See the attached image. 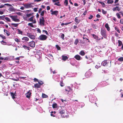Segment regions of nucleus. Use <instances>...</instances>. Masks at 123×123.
<instances>
[{"label":"nucleus","instance_id":"f257e3e1","mask_svg":"<svg viewBox=\"0 0 123 123\" xmlns=\"http://www.w3.org/2000/svg\"><path fill=\"white\" fill-rule=\"evenodd\" d=\"M65 93L68 95L71 94L72 92V89L69 87H67L65 88Z\"/></svg>","mask_w":123,"mask_h":123},{"label":"nucleus","instance_id":"f03ea898","mask_svg":"<svg viewBox=\"0 0 123 123\" xmlns=\"http://www.w3.org/2000/svg\"><path fill=\"white\" fill-rule=\"evenodd\" d=\"M45 20L43 17H41L40 19L39 23L40 25L44 26V25Z\"/></svg>","mask_w":123,"mask_h":123},{"label":"nucleus","instance_id":"7ed1b4c3","mask_svg":"<svg viewBox=\"0 0 123 123\" xmlns=\"http://www.w3.org/2000/svg\"><path fill=\"white\" fill-rule=\"evenodd\" d=\"M47 38V37L44 35H42L40 36L38 39L41 40H45Z\"/></svg>","mask_w":123,"mask_h":123},{"label":"nucleus","instance_id":"20e7f679","mask_svg":"<svg viewBox=\"0 0 123 123\" xmlns=\"http://www.w3.org/2000/svg\"><path fill=\"white\" fill-rule=\"evenodd\" d=\"M101 33L102 35L105 38H106L107 37V36L106 34V32L105 30L104 29H101Z\"/></svg>","mask_w":123,"mask_h":123},{"label":"nucleus","instance_id":"39448f33","mask_svg":"<svg viewBox=\"0 0 123 123\" xmlns=\"http://www.w3.org/2000/svg\"><path fill=\"white\" fill-rule=\"evenodd\" d=\"M59 113L61 115V116L63 117H67L66 115H64L65 111L64 110H61L59 111Z\"/></svg>","mask_w":123,"mask_h":123},{"label":"nucleus","instance_id":"423d86ee","mask_svg":"<svg viewBox=\"0 0 123 123\" xmlns=\"http://www.w3.org/2000/svg\"><path fill=\"white\" fill-rule=\"evenodd\" d=\"M27 36L30 38L32 39H34L35 38V36L31 33H27Z\"/></svg>","mask_w":123,"mask_h":123},{"label":"nucleus","instance_id":"0eeeda50","mask_svg":"<svg viewBox=\"0 0 123 123\" xmlns=\"http://www.w3.org/2000/svg\"><path fill=\"white\" fill-rule=\"evenodd\" d=\"M10 17L12 18L13 20L15 22H19L20 21V20L17 18L15 16L11 15L10 16Z\"/></svg>","mask_w":123,"mask_h":123},{"label":"nucleus","instance_id":"6e6552de","mask_svg":"<svg viewBox=\"0 0 123 123\" xmlns=\"http://www.w3.org/2000/svg\"><path fill=\"white\" fill-rule=\"evenodd\" d=\"M28 44L29 46L33 48L35 46V42L33 41L29 42L28 43Z\"/></svg>","mask_w":123,"mask_h":123},{"label":"nucleus","instance_id":"1a4fd4ad","mask_svg":"<svg viewBox=\"0 0 123 123\" xmlns=\"http://www.w3.org/2000/svg\"><path fill=\"white\" fill-rule=\"evenodd\" d=\"M34 16H33L29 19V21L32 22L33 23L35 24L36 23V21L35 18H34Z\"/></svg>","mask_w":123,"mask_h":123},{"label":"nucleus","instance_id":"9d476101","mask_svg":"<svg viewBox=\"0 0 123 123\" xmlns=\"http://www.w3.org/2000/svg\"><path fill=\"white\" fill-rule=\"evenodd\" d=\"M23 5L24 6L25 8H28L31 7V4H23Z\"/></svg>","mask_w":123,"mask_h":123},{"label":"nucleus","instance_id":"9b49d317","mask_svg":"<svg viewBox=\"0 0 123 123\" xmlns=\"http://www.w3.org/2000/svg\"><path fill=\"white\" fill-rule=\"evenodd\" d=\"M22 40H24V42H27L29 40V38L27 37H24L22 38Z\"/></svg>","mask_w":123,"mask_h":123},{"label":"nucleus","instance_id":"f8f14e48","mask_svg":"<svg viewBox=\"0 0 123 123\" xmlns=\"http://www.w3.org/2000/svg\"><path fill=\"white\" fill-rule=\"evenodd\" d=\"M30 90H29V91H28L26 94V97L27 98H29L31 96V93L30 92Z\"/></svg>","mask_w":123,"mask_h":123},{"label":"nucleus","instance_id":"ddd939ff","mask_svg":"<svg viewBox=\"0 0 123 123\" xmlns=\"http://www.w3.org/2000/svg\"><path fill=\"white\" fill-rule=\"evenodd\" d=\"M121 8L118 6H116V7H114L113 9V10L114 11L116 10H117L118 11L120 10Z\"/></svg>","mask_w":123,"mask_h":123},{"label":"nucleus","instance_id":"4468645a","mask_svg":"<svg viewBox=\"0 0 123 123\" xmlns=\"http://www.w3.org/2000/svg\"><path fill=\"white\" fill-rule=\"evenodd\" d=\"M74 57L77 60H79L81 59V57L79 55H75Z\"/></svg>","mask_w":123,"mask_h":123},{"label":"nucleus","instance_id":"2eb2a0df","mask_svg":"<svg viewBox=\"0 0 123 123\" xmlns=\"http://www.w3.org/2000/svg\"><path fill=\"white\" fill-rule=\"evenodd\" d=\"M91 75V73L90 72H87L85 74V75L87 77H90Z\"/></svg>","mask_w":123,"mask_h":123},{"label":"nucleus","instance_id":"dca6fc26","mask_svg":"<svg viewBox=\"0 0 123 123\" xmlns=\"http://www.w3.org/2000/svg\"><path fill=\"white\" fill-rule=\"evenodd\" d=\"M75 21L77 23V24H78L80 22V20L78 19V17H76L75 18Z\"/></svg>","mask_w":123,"mask_h":123},{"label":"nucleus","instance_id":"f3484780","mask_svg":"<svg viewBox=\"0 0 123 123\" xmlns=\"http://www.w3.org/2000/svg\"><path fill=\"white\" fill-rule=\"evenodd\" d=\"M107 60H105L102 62V64H103L104 66H105L107 64Z\"/></svg>","mask_w":123,"mask_h":123},{"label":"nucleus","instance_id":"a211bd4d","mask_svg":"<svg viewBox=\"0 0 123 123\" xmlns=\"http://www.w3.org/2000/svg\"><path fill=\"white\" fill-rule=\"evenodd\" d=\"M4 32L5 33H6L7 35V36H9L10 35V33L7 31V30L4 29Z\"/></svg>","mask_w":123,"mask_h":123},{"label":"nucleus","instance_id":"6ab92c4d","mask_svg":"<svg viewBox=\"0 0 123 123\" xmlns=\"http://www.w3.org/2000/svg\"><path fill=\"white\" fill-rule=\"evenodd\" d=\"M9 10L11 12H14L16 11V10L13 7H10L9 9Z\"/></svg>","mask_w":123,"mask_h":123},{"label":"nucleus","instance_id":"aec40b11","mask_svg":"<svg viewBox=\"0 0 123 123\" xmlns=\"http://www.w3.org/2000/svg\"><path fill=\"white\" fill-rule=\"evenodd\" d=\"M11 96H12V98L13 99H14L15 98V94H14L13 92H11Z\"/></svg>","mask_w":123,"mask_h":123},{"label":"nucleus","instance_id":"412c9836","mask_svg":"<svg viewBox=\"0 0 123 123\" xmlns=\"http://www.w3.org/2000/svg\"><path fill=\"white\" fill-rule=\"evenodd\" d=\"M58 12V11H54L53 12L51 13V14L52 15H55L56 16L57 15Z\"/></svg>","mask_w":123,"mask_h":123},{"label":"nucleus","instance_id":"4be33fe9","mask_svg":"<svg viewBox=\"0 0 123 123\" xmlns=\"http://www.w3.org/2000/svg\"><path fill=\"white\" fill-rule=\"evenodd\" d=\"M22 47L24 49H27L28 50H29L30 47H27L26 46L24 45H23Z\"/></svg>","mask_w":123,"mask_h":123},{"label":"nucleus","instance_id":"5701e85b","mask_svg":"<svg viewBox=\"0 0 123 123\" xmlns=\"http://www.w3.org/2000/svg\"><path fill=\"white\" fill-rule=\"evenodd\" d=\"M19 24L12 23L11 25L14 27H16L18 26Z\"/></svg>","mask_w":123,"mask_h":123},{"label":"nucleus","instance_id":"b1692460","mask_svg":"<svg viewBox=\"0 0 123 123\" xmlns=\"http://www.w3.org/2000/svg\"><path fill=\"white\" fill-rule=\"evenodd\" d=\"M68 59V58L67 56H62V59L63 60L65 61Z\"/></svg>","mask_w":123,"mask_h":123},{"label":"nucleus","instance_id":"393cba45","mask_svg":"<svg viewBox=\"0 0 123 123\" xmlns=\"http://www.w3.org/2000/svg\"><path fill=\"white\" fill-rule=\"evenodd\" d=\"M92 36L93 37H94V38L95 39H97V40H100V39H98V37H97V36L96 35H95V34H93L92 35Z\"/></svg>","mask_w":123,"mask_h":123},{"label":"nucleus","instance_id":"a878e982","mask_svg":"<svg viewBox=\"0 0 123 123\" xmlns=\"http://www.w3.org/2000/svg\"><path fill=\"white\" fill-rule=\"evenodd\" d=\"M34 86L35 87L38 88L40 87V85L39 84L37 83L35 84Z\"/></svg>","mask_w":123,"mask_h":123},{"label":"nucleus","instance_id":"bb28decb","mask_svg":"<svg viewBox=\"0 0 123 123\" xmlns=\"http://www.w3.org/2000/svg\"><path fill=\"white\" fill-rule=\"evenodd\" d=\"M17 30L18 31V34H21V35L22 34L23 32L21 31H20L19 29H18Z\"/></svg>","mask_w":123,"mask_h":123},{"label":"nucleus","instance_id":"cd10ccee","mask_svg":"<svg viewBox=\"0 0 123 123\" xmlns=\"http://www.w3.org/2000/svg\"><path fill=\"white\" fill-rule=\"evenodd\" d=\"M54 5H57V6H61V5L60 4V2H57L55 3L54 4Z\"/></svg>","mask_w":123,"mask_h":123},{"label":"nucleus","instance_id":"c85d7f7f","mask_svg":"<svg viewBox=\"0 0 123 123\" xmlns=\"http://www.w3.org/2000/svg\"><path fill=\"white\" fill-rule=\"evenodd\" d=\"M80 54L82 55H84L85 54L84 52L83 51H81L79 53Z\"/></svg>","mask_w":123,"mask_h":123},{"label":"nucleus","instance_id":"c756f323","mask_svg":"<svg viewBox=\"0 0 123 123\" xmlns=\"http://www.w3.org/2000/svg\"><path fill=\"white\" fill-rule=\"evenodd\" d=\"M79 42V41L78 40V39H76L75 41L74 42V44L76 45H77L78 43Z\"/></svg>","mask_w":123,"mask_h":123},{"label":"nucleus","instance_id":"7c9ffc66","mask_svg":"<svg viewBox=\"0 0 123 123\" xmlns=\"http://www.w3.org/2000/svg\"><path fill=\"white\" fill-rule=\"evenodd\" d=\"M45 12H46V11H45V10H43V11H42L41 12V13H40V15L42 16H43Z\"/></svg>","mask_w":123,"mask_h":123},{"label":"nucleus","instance_id":"2f4dec72","mask_svg":"<svg viewBox=\"0 0 123 123\" xmlns=\"http://www.w3.org/2000/svg\"><path fill=\"white\" fill-rule=\"evenodd\" d=\"M5 15L0 16V20H4L5 18Z\"/></svg>","mask_w":123,"mask_h":123},{"label":"nucleus","instance_id":"473e14b6","mask_svg":"<svg viewBox=\"0 0 123 123\" xmlns=\"http://www.w3.org/2000/svg\"><path fill=\"white\" fill-rule=\"evenodd\" d=\"M52 107L53 108H56L57 107V105L56 103L52 105Z\"/></svg>","mask_w":123,"mask_h":123},{"label":"nucleus","instance_id":"72a5a7b5","mask_svg":"<svg viewBox=\"0 0 123 123\" xmlns=\"http://www.w3.org/2000/svg\"><path fill=\"white\" fill-rule=\"evenodd\" d=\"M118 46H120L122 44V41L120 40H118Z\"/></svg>","mask_w":123,"mask_h":123},{"label":"nucleus","instance_id":"f704fd0d","mask_svg":"<svg viewBox=\"0 0 123 123\" xmlns=\"http://www.w3.org/2000/svg\"><path fill=\"white\" fill-rule=\"evenodd\" d=\"M33 14V13L27 14H26V16L28 17H29Z\"/></svg>","mask_w":123,"mask_h":123},{"label":"nucleus","instance_id":"c9c22d12","mask_svg":"<svg viewBox=\"0 0 123 123\" xmlns=\"http://www.w3.org/2000/svg\"><path fill=\"white\" fill-rule=\"evenodd\" d=\"M118 60L121 62L123 61V57H121L119 58L118 59Z\"/></svg>","mask_w":123,"mask_h":123},{"label":"nucleus","instance_id":"e433bc0d","mask_svg":"<svg viewBox=\"0 0 123 123\" xmlns=\"http://www.w3.org/2000/svg\"><path fill=\"white\" fill-rule=\"evenodd\" d=\"M5 19L7 21H8V22H11V20H10V19L9 18H8L7 17H6L5 18Z\"/></svg>","mask_w":123,"mask_h":123},{"label":"nucleus","instance_id":"4c0bfd02","mask_svg":"<svg viewBox=\"0 0 123 123\" xmlns=\"http://www.w3.org/2000/svg\"><path fill=\"white\" fill-rule=\"evenodd\" d=\"M42 97L43 98H46L48 97V96L47 95L43 93L42 95Z\"/></svg>","mask_w":123,"mask_h":123},{"label":"nucleus","instance_id":"58836bf2","mask_svg":"<svg viewBox=\"0 0 123 123\" xmlns=\"http://www.w3.org/2000/svg\"><path fill=\"white\" fill-rule=\"evenodd\" d=\"M65 5L67 6L68 4V2L67 0H65L64 3Z\"/></svg>","mask_w":123,"mask_h":123},{"label":"nucleus","instance_id":"ea45409f","mask_svg":"<svg viewBox=\"0 0 123 123\" xmlns=\"http://www.w3.org/2000/svg\"><path fill=\"white\" fill-rule=\"evenodd\" d=\"M28 25L30 26L31 27H34L33 25L32 24V23H29L28 24Z\"/></svg>","mask_w":123,"mask_h":123},{"label":"nucleus","instance_id":"a19ab883","mask_svg":"<svg viewBox=\"0 0 123 123\" xmlns=\"http://www.w3.org/2000/svg\"><path fill=\"white\" fill-rule=\"evenodd\" d=\"M113 2L112 0H108V4H112Z\"/></svg>","mask_w":123,"mask_h":123},{"label":"nucleus","instance_id":"79ce46f5","mask_svg":"<svg viewBox=\"0 0 123 123\" xmlns=\"http://www.w3.org/2000/svg\"><path fill=\"white\" fill-rule=\"evenodd\" d=\"M116 15L117 18H118L119 19L121 18V16H120L119 14L118 13H117Z\"/></svg>","mask_w":123,"mask_h":123},{"label":"nucleus","instance_id":"37998d69","mask_svg":"<svg viewBox=\"0 0 123 123\" xmlns=\"http://www.w3.org/2000/svg\"><path fill=\"white\" fill-rule=\"evenodd\" d=\"M0 37H1L3 39H5L6 38V37L2 35H0Z\"/></svg>","mask_w":123,"mask_h":123},{"label":"nucleus","instance_id":"c03bdc74","mask_svg":"<svg viewBox=\"0 0 123 123\" xmlns=\"http://www.w3.org/2000/svg\"><path fill=\"white\" fill-rule=\"evenodd\" d=\"M15 40L16 42L18 43L19 42H20V41L17 38H15Z\"/></svg>","mask_w":123,"mask_h":123},{"label":"nucleus","instance_id":"a18cd8bd","mask_svg":"<svg viewBox=\"0 0 123 123\" xmlns=\"http://www.w3.org/2000/svg\"><path fill=\"white\" fill-rule=\"evenodd\" d=\"M99 64L98 63L97 65L95 66V67L96 68H98L100 67V65H99Z\"/></svg>","mask_w":123,"mask_h":123},{"label":"nucleus","instance_id":"49530a36","mask_svg":"<svg viewBox=\"0 0 123 123\" xmlns=\"http://www.w3.org/2000/svg\"><path fill=\"white\" fill-rule=\"evenodd\" d=\"M56 48L58 50H60L61 49L60 47L58 45H56Z\"/></svg>","mask_w":123,"mask_h":123},{"label":"nucleus","instance_id":"de8ad7c7","mask_svg":"<svg viewBox=\"0 0 123 123\" xmlns=\"http://www.w3.org/2000/svg\"><path fill=\"white\" fill-rule=\"evenodd\" d=\"M99 3L102 5L103 7L105 6V4L104 3L100 1L99 2Z\"/></svg>","mask_w":123,"mask_h":123},{"label":"nucleus","instance_id":"09e8293b","mask_svg":"<svg viewBox=\"0 0 123 123\" xmlns=\"http://www.w3.org/2000/svg\"><path fill=\"white\" fill-rule=\"evenodd\" d=\"M38 84L40 85H42L43 84V82L42 81H38Z\"/></svg>","mask_w":123,"mask_h":123},{"label":"nucleus","instance_id":"8fccbe9b","mask_svg":"<svg viewBox=\"0 0 123 123\" xmlns=\"http://www.w3.org/2000/svg\"><path fill=\"white\" fill-rule=\"evenodd\" d=\"M1 43L2 44H4V45H6L7 44V43L6 42H5L4 41H2L1 42Z\"/></svg>","mask_w":123,"mask_h":123},{"label":"nucleus","instance_id":"3c124183","mask_svg":"<svg viewBox=\"0 0 123 123\" xmlns=\"http://www.w3.org/2000/svg\"><path fill=\"white\" fill-rule=\"evenodd\" d=\"M43 31L47 35H49L47 31L45 30H43Z\"/></svg>","mask_w":123,"mask_h":123},{"label":"nucleus","instance_id":"603ef678","mask_svg":"<svg viewBox=\"0 0 123 123\" xmlns=\"http://www.w3.org/2000/svg\"><path fill=\"white\" fill-rule=\"evenodd\" d=\"M8 2V0H1V2L2 3H6Z\"/></svg>","mask_w":123,"mask_h":123},{"label":"nucleus","instance_id":"864d4df0","mask_svg":"<svg viewBox=\"0 0 123 123\" xmlns=\"http://www.w3.org/2000/svg\"><path fill=\"white\" fill-rule=\"evenodd\" d=\"M60 85L62 87L63 86H64V84L63 83L62 81L60 82Z\"/></svg>","mask_w":123,"mask_h":123},{"label":"nucleus","instance_id":"5fc2aeb1","mask_svg":"<svg viewBox=\"0 0 123 123\" xmlns=\"http://www.w3.org/2000/svg\"><path fill=\"white\" fill-rule=\"evenodd\" d=\"M93 17V16L92 15H90L89 17L88 18V19H91Z\"/></svg>","mask_w":123,"mask_h":123},{"label":"nucleus","instance_id":"6e6d98bb","mask_svg":"<svg viewBox=\"0 0 123 123\" xmlns=\"http://www.w3.org/2000/svg\"><path fill=\"white\" fill-rule=\"evenodd\" d=\"M4 6H5V5H6L7 6H12V5H11L9 4H4Z\"/></svg>","mask_w":123,"mask_h":123},{"label":"nucleus","instance_id":"4d7b16f0","mask_svg":"<svg viewBox=\"0 0 123 123\" xmlns=\"http://www.w3.org/2000/svg\"><path fill=\"white\" fill-rule=\"evenodd\" d=\"M38 8H35L34 9V11L35 12H36L37 11V9Z\"/></svg>","mask_w":123,"mask_h":123},{"label":"nucleus","instance_id":"13d9d810","mask_svg":"<svg viewBox=\"0 0 123 123\" xmlns=\"http://www.w3.org/2000/svg\"><path fill=\"white\" fill-rule=\"evenodd\" d=\"M42 9L41 8H40L39 9L38 12L39 13H40L42 11Z\"/></svg>","mask_w":123,"mask_h":123},{"label":"nucleus","instance_id":"bf43d9fd","mask_svg":"<svg viewBox=\"0 0 123 123\" xmlns=\"http://www.w3.org/2000/svg\"><path fill=\"white\" fill-rule=\"evenodd\" d=\"M102 12L103 14H105L106 13V12L104 11L103 9H102Z\"/></svg>","mask_w":123,"mask_h":123},{"label":"nucleus","instance_id":"052dcab7","mask_svg":"<svg viewBox=\"0 0 123 123\" xmlns=\"http://www.w3.org/2000/svg\"><path fill=\"white\" fill-rule=\"evenodd\" d=\"M93 28H95V29H97V26L94 25H93Z\"/></svg>","mask_w":123,"mask_h":123},{"label":"nucleus","instance_id":"680f3d73","mask_svg":"<svg viewBox=\"0 0 123 123\" xmlns=\"http://www.w3.org/2000/svg\"><path fill=\"white\" fill-rule=\"evenodd\" d=\"M4 7V5H0V8H3Z\"/></svg>","mask_w":123,"mask_h":123},{"label":"nucleus","instance_id":"e2e57ef3","mask_svg":"<svg viewBox=\"0 0 123 123\" xmlns=\"http://www.w3.org/2000/svg\"><path fill=\"white\" fill-rule=\"evenodd\" d=\"M64 37V34H62L61 36V37L62 38H63Z\"/></svg>","mask_w":123,"mask_h":123},{"label":"nucleus","instance_id":"0e129e2a","mask_svg":"<svg viewBox=\"0 0 123 123\" xmlns=\"http://www.w3.org/2000/svg\"><path fill=\"white\" fill-rule=\"evenodd\" d=\"M4 13V12L0 10V14L2 15Z\"/></svg>","mask_w":123,"mask_h":123},{"label":"nucleus","instance_id":"69168bd1","mask_svg":"<svg viewBox=\"0 0 123 123\" xmlns=\"http://www.w3.org/2000/svg\"><path fill=\"white\" fill-rule=\"evenodd\" d=\"M120 22L121 24H123V20L121 19Z\"/></svg>","mask_w":123,"mask_h":123},{"label":"nucleus","instance_id":"338daca9","mask_svg":"<svg viewBox=\"0 0 123 123\" xmlns=\"http://www.w3.org/2000/svg\"><path fill=\"white\" fill-rule=\"evenodd\" d=\"M47 10H49L50 9V7L49 6H47Z\"/></svg>","mask_w":123,"mask_h":123},{"label":"nucleus","instance_id":"774afa93","mask_svg":"<svg viewBox=\"0 0 123 123\" xmlns=\"http://www.w3.org/2000/svg\"><path fill=\"white\" fill-rule=\"evenodd\" d=\"M25 7H23V6H21L20 8V9H21V10H23L24 9V8H25Z\"/></svg>","mask_w":123,"mask_h":123}]
</instances>
